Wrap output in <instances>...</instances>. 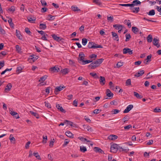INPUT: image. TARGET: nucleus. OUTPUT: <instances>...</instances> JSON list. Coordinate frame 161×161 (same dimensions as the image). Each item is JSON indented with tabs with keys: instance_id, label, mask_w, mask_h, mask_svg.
Returning a JSON list of instances; mask_svg holds the SVG:
<instances>
[{
	"instance_id": "nucleus-1",
	"label": "nucleus",
	"mask_w": 161,
	"mask_h": 161,
	"mask_svg": "<svg viewBox=\"0 0 161 161\" xmlns=\"http://www.w3.org/2000/svg\"><path fill=\"white\" fill-rule=\"evenodd\" d=\"M103 60V58H100L94 61L93 62H91V64L88 65V67L91 69H94L98 67L100 64L102 63Z\"/></svg>"
},
{
	"instance_id": "nucleus-2",
	"label": "nucleus",
	"mask_w": 161,
	"mask_h": 161,
	"mask_svg": "<svg viewBox=\"0 0 161 161\" xmlns=\"http://www.w3.org/2000/svg\"><path fill=\"white\" fill-rule=\"evenodd\" d=\"M88 47L89 48H103V47L101 45H98L93 42H89L88 45Z\"/></svg>"
},
{
	"instance_id": "nucleus-3",
	"label": "nucleus",
	"mask_w": 161,
	"mask_h": 161,
	"mask_svg": "<svg viewBox=\"0 0 161 161\" xmlns=\"http://www.w3.org/2000/svg\"><path fill=\"white\" fill-rule=\"evenodd\" d=\"M85 58V55L83 52H80L78 58V62L80 64H81Z\"/></svg>"
},
{
	"instance_id": "nucleus-4",
	"label": "nucleus",
	"mask_w": 161,
	"mask_h": 161,
	"mask_svg": "<svg viewBox=\"0 0 161 161\" xmlns=\"http://www.w3.org/2000/svg\"><path fill=\"white\" fill-rule=\"evenodd\" d=\"M118 149L117 144H113L111 146L110 151L113 153H116L117 152Z\"/></svg>"
},
{
	"instance_id": "nucleus-5",
	"label": "nucleus",
	"mask_w": 161,
	"mask_h": 161,
	"mask_svg": "<svg viewBox=\"0 0 161 161\" xmlns=\"http://www.w3.org/2000/svg\"><path fill=\"white\" fill-rule=\"evenodd\" d=\"M65 86H57L55 89L54 90V93L56 94H57L59 92L63 90L65 88Z\"/></svg>"
},
{
	"instance_id": "nucleus-6",
	"label": "nucleus",
	"mask_w": 161,
	"mask_h": 161,
	"mask_svg": "<svg viewBox=\"0 0 161 161\" xmlns=\"http://www.w3.org/2000/svg\"><path fill=\"white\" fill-rule=\"evenodd\" d=\"M123 53L124 54L128 53L129 55H131L133 53V51L130 48H125L123 50Z\"/></svg>"
},
{
	"instance_id": "nucleus-7",
	"label": "nucleus",
	"mask_w": 161,
	"mask_h": 161,
	"mask_svg": "<svg viewBox=\"0 0 161 161\" xmlns=\"http://www.w3.org/2000/svg\"><path fill=\"white\" fill-rule=\"evenodd\" d=\"M38 58L37 56H36L34 55H31L30 56L28 59V60L30 62H34Z\"/></svg>"
},
{
	"instance_id": "nucleus-8",
	"label": "nucleus",
	"mask_w": 161,
	"mask_h": 161,
	"mask_svg": "<svg viewBox=\"0 0 161 161\" xmlns=\"http://www.w3.org/2000/svg\"><path fill=\"white\" fill-rule=\"evenodd\" d=\"M9 111L11 115L13 116H14V117H15L16 119H19V118L18 114L16 112L14 111L13 110H11V109H9Z\"/></svg>"
},
{
	"instance_id": "nucleus-9",
	"label": "nucleus",
	"mask_w": 161,
	"mask_h": 161,
	"mask_svg": "<svg viewBox=\"0 0 161 161\" xmlns=\"http://www.w3.org/2000/svg\"><path fill=\"white\" fill-rule=\"evenodd\" d=\"M47 78V76L46 75H45L40 78V79L39 80V82H41L40 83V84L41 85H44L46 83H45V84H43V82Z\"/></svg>"
},
{
	"instance_id": "nucleus-10",
	"label": "nucleus",
	"mask_w": 161,
	"mask_h": 161,
	"mask_svg": "<svg viewBox=\"0 0 161 161\" xmlns=\"http://www.w3.org/2000/svg\"><path fill=\"white\" fill-rule=\"evenodd\" d=\"M159 40L156 38H154L153 41V45L158 48L160 47V44L158 42Z\"/></svg>"
},
{
	"instance_id": "nucleus-11",
	"label": "nucleus",
	"mask_w": 161,
	"mask_h": 161,
	"mask_svg": "<svg viewBox=\"0 0 161 161\" xmlns=\"http://www.w3.org/2000/svg\"><path fill=\"white\" fill-rule=\"evenodd\" d=\"M133 106L132 104L129 105L124 111L123 113H128L133 108Z\"/></svg>"
},
{
	"instance_id": "nucleus-12",
	"label": "nucleus",
	"mask_w": 161,
	"mask_h": 161,
	"mask_svg": "<svg viewBox=\"0 0 161 161\" xmlns=\"http://www.w3.org/2000/svg\"><path fill=\"white\" fill-rule=\"evenodd\" d=\"M106 94L107 96L108 97L109 99L112 98L114 95V94L111 92L110 90L108 89L106 90Z\"/></svg>"
},
{
	"instance_id": "nucleus-13",
	"label": "nucleus",
	"mask_w": 161,
	"mask_h": 161,
	"mask_svg": "<svg viewBox=\"0 0 161 161\" xmlns=\"http://www.w3.org/2000/svg\"><path fill=\"white\" fill-rule=\"evenodd\" d=\"M59 68L56 66L52 67L50 68V70L53 73L58 72L59 71Z\"/></svg>"
},
{
	"instance_id": "nucleus-14",
	"label": "nucleus",
	"mask_w": 161,
	"mask_h": 161,
	"mask_svg": "<svg viewBox=\"0 0 161 161\" xmlns=\"http://www.w3.org/2000/svg\"><path fill=\"white\" fill-rule=\"evenodd\" d=\"M52 36L54 40L57 41V42H59L61 41L62 39L60 37L56 35L55 34L52 35Z\"/></svg>"
},
{
	"instance_id": "nucleus-15",
	"label": "nucleus",
	"mask_w": 161,
	"mask_h": 161,
	"mask_svg": "<svg viewBox=\"0 0 161 161\" xmlns=\"http://www.w3.org/2000/svg\"><path fill=\"white\" fill-rule=\"evenodd\" d=\"M99 78V81L100 84L102 86L104 85L106 82L104 77L101 76Z\"/></svg>"
},
{
	"instance_id": "nucleus-16",
	"label": "nucleus",
	"mask_w": 161,
	"mask_h": 161,
	"mask_svg": "<svg viewBox=\"0 0 161 161\" xmlns=\"http://www.w3.org/2000/svg\"><path fill=\"white\" fill-rule=\"evenodd\" d=\"M152 55L150 54L147 56V58L144 61V63L146 64H148V63L151 61Z\"/></svg>"
},
{
	"instance_id": "nucleus-17",
	"label": "nucleus",
	"mask_w": 161,
	"mask_h": 161,
	"mask_svg": "<svg viewBox=\"0 0 161 161\" xmlns=\"http://www.w3.org/2000/svg\"><path fill=\"white\" fill-rule=\"evenodd\" d=\"M12 87V85L11 83L8 84L4 90L5 92H8L10 90Z\"/></svg>"
},
{
	"instance_id": "nucleus-18",
	"label": "nucleus",
	"mask_w": 161,
	"mask_h": 161,
	"mask_svg": "<svg viewBox=\"0 0 161 161\" xmlns=\"http://www.w3.org/2000/svg\"><path fill=\"white\" fill-rule=\"evenodd\" d=\"M28 19L30 22L31 23H34L35 22V21L36 19V18L35 17L32 16H31L28 18Z\"/></svg>"
},
{
	"instance_id": "nucleus-19",
	"label": "nucleus",
	"mask_w": 161,
	"mask_h": 161,
	"mask_svg": "<svg viewBox=\"0 0 161 161\" xmlns=\"http://www.w3.org/2000/svg\"><path fill=\"white\" fill-rule=\"evenodd\" d=\"M56 107L59 110L62 112L65 113L66 112V111L64 110L63 107L61 106L59 104H56Z\"/></svg>"
},
{
	"instance_id": "nucleus-20",
	"label": "nucleus",
	"mask_w": 161,
	"mask_h": 161,
	"mask_svg": "<svg viewBox=\"0 0 161 161\" xmlns=\"http://www.w3.org/2000/svg\"><path fill=\"white\" fill-rule=\"evenodd\" d=\"M144 73V70H140L139 72L136 73L135 75V77H139L142 76Z\"/></svg>"
},
{
	"instance_id": "nucleus-21",
	"label": "nucleus",
	"mask_w": 161,
	"mask_h": 161,
	"mask_svg": "<svg viewBox=\"0 0 161 161\" xmlns=\"http://www.w3.org/2000/svg\"><path fill=\"white\" fill-rule=\"evenodd\" d=\"M114 27L115 28V29L117 30H122L123 26L119 24H116L113 25Z\"/></svg>"
},
{
	"instance_id": "nucleus-22",
	"label": "nucleus",
	"mask_w": 161,
	"mask_h": 161,
	"mask_svg": "<svg viewBox=\"0 0 161 161\" xmlns=\"http://www.w3.org/2000/svg\"><path fill=\"white\" fill-rule=\"evenodd\" d=\"M16 35L17 37L20 40H22V37L21 35L20 31L18 30H16Z\"/></svg>"
},
{
	"instance_id": "nucleus-23",
	"label": "nucleus",
	"mask_w": 161,
	"mask_h": 161,
	"mask_svg": "<svg viewBox=\"0 0 161 161\" xmlns=\"http://www.w3.org/2000/svg\"><path fill=\"white\" fill-rule=\"evenodd\" d=\"M111 33L113 37H115L114 40H116L117 41H119V36L114 31L112 32Z\"/></svg>"
},
{
	"instance_id": "nucleus-24",
	"label": "nucleus",
	"mask_w": 161,
	"mask_h": 161,
	"mask_svg": "<svg viewBox=\"0 0 161 161\" xmlns=\"http://www.w3.org/2000/svg\"><path fill=\"white\" fill-rule=\"evenodd\" d=\"M134 7H131L130 9L133 10V13H138L139 11V7H136L135 8H133Z\"/></svg>"
},
{
	"instance_id": "nucleus-25",
	"label": "nucleus",
	"mask_w": 161,
	"mask_h": 161,
	"mask_svg": "<svg viewBox=\"0 0 161 161\" xmlns=\"http://www.w3.org/2000/svg\"><path fill=\"white\" fill-rule=\"evenodd\" d=\"M93 150L96 152H98L100 153H102L103 151L99 147H95L94 148Z\"/></svg>"
},
{
	"instance_id": "nucleus-26",
	"label": "nucleus",
	"mask_w": 161,
	"mask_h": 161,
	"mask_svg": "<svg viewBox=\"0 0 161 161\" xmlns=\"http://www.w3.org/2000/svg\"><path fill=\"white\" fill-rule=\"evenodd\" d=\"M118 138V136L114 135H110L108 137V138L112 140H114Z\"/></svg>"
},
{
	"instance_id": "nucleus-27",
	"label": "nucleus",
	"mask_w": 161,
	"mask_h": 161,
	"mask_svg": "<svg viewBox=\"0 0 161 161\" xmlns=\"http://www.w3.org/2000/svg\"><path fill=\"white\" fill-rule=\"evenodd\" d=\"M124 24L127 25H128V26L129 28H130L131 27V22H130V20H127L126 19H125L124 21Z\"/></svg>"
},
{
	"instance_id": "nucleus-28",
	"label": "nucleus",
	"mask_w": 161,
	"mask_h": 161,
	"mask_svg": "<svg viewBox=\"0 0 161 161\" xmlns=\"http://www.w3.org/2000/svg\"><path fill=\"white\" fill-rule=\"evenodd\" d=\"M133 93L134 96L136 97L137 98L141 99L143 97L142 96L140 95L138 93L136 92H134Z\"/></svg>"
},
{
	"instance_id": "nucleus-29",
	"label": "nucleus",
	"mask_w": 161,
	"mask_h": 161,
	"mask_svg": "<svg viewBox=\"0 0 161 161\" xmlns=\"http://www.w3.org/2000/svg\"><path fill=\"white\" fill-rule=\"evenodd\" d=\"M132 31L133 32V33L136 34H137L139 31L138 29L136 27L134 26L132 27Z\"/></svg>"
},
{
	"instance_id": "nucleus-30",
	"label": "nucleus",
	"mask_w": 161,
	"mask_h": 161,
	"mask_svg": "<svg viewBox=\"0 0 161 161\" xmlns=\"http://www.w3.org/2000/svg\"><path fill=\"white\" fill-rule=\"evenodd\" d=\"M15 48L16 52L19 53H22L21 48L19 45H16L15 46Z\"/></svg>"
},
{
	"instance_id": "nucleus-31",
	"label": "nucleus",
	"mask_w": 161,
	"mask_h": 161,
	"mask_svg": "<svg viewBox=\"0 0 161 161\" xmlns=\"http://www.w3.org/2000/svg\"><path fill=\"white\" fill-rule=\"evenodd\" d=\"M66 135L68 137H73V135L70 131L67 130L65 132Z\"/></svg>"
},
{
	"instance_id": "nucleus-32",
	"label": "nucleus",
	"mask_w": 161,
	"mask_h": 161,
	"mask_svg": "<svg viewBox=\"0 0 161 161\" xmlns=\"http://www.w3.org/2000/svg\"><path fill=\"white\" fill-rule=\"evenodd\" d=\"M83 126L84 127V128L86 129L87 131H90L92 132V129L91 127L90 126H86V125H83Z\"/></svg>"
},
{
	"instance_id": "nucleus-33",
	"label": "nucleus",
	"mask_w": 161,
	"mask_h": 161,
	"mask_svg": "<svg viewBox=\"0 0 161 161\" xmlns=\"http://www.w3.org/2000/svg\"><path fill=\"white\" fill-rule=\"evenodd\" d=\"M30 113L33 115L37 119H38L39 117V115L36 112H34L32 111H30Z\"/></svg>"
},
{
	"instance_id": "nucleus-34",
	"label": "nucleus",
	"mask_w": 161,
	"mask_h": 161,
	"mask_svg": "<svg viewBox=\"0 0 161 161\" xmlns=\"http://www.w3.org/2000/svg\"><path fill=\"white\" fill-rule=\"evenodd\" d=\"M61 71L63 74L65 75L68 73L69 72V69L67 68H65L62 70Z\"/></svg>"
},
{
	"instance_id": "nucleus-35",
	"label": "nucleus",
	"mask_w": 161,
	"mask_h": 161,
	"mask_svg": "<svg viewBox=\"0 0 161 161\" xmlns=\"http://www.w3.org/2000/svg\"><path fill=\"white\" fill-rule=\"evenodd\" d=\"M40 28L41 29L44 30L46 27L47 26L45 24H40L39 25Z\"/></svg>"
},
{
	"instance_id": "nucleus-36",
	"label": "nucleus",
	"mask_w": 161,
	"mask_h": 161,
	"mask_svg": "<svg viewBox=\"0 0 161 161\" xmlns=\"http://www.w3.org/2000/svg\"><path fill=\"white\" fill-rule=\"evenodd\" d=\"M141 3V2L138 0H134L133 2V3H131V4H132L133 5V7H134V6L137 5L138 4H140Z\"/></svg>"
},
{
	"instance_id": "nucleus-37",
	"label": "nucleus",
	"mask_w": 161,
	"mask_h": 161,
	"mask_svg": "<svg viewBox=\"0 0 161 161\" xmlns=\"http://www.w3.org/2000/svg\"><path fill=\"white\" fill-rule=\"evenodd\" d=\"M42 138H43V140H42V142L43 144L46 143L47 142V136H43V137H42Z\"/></svg>"
},
{
	"instance_id": "nucleus-38",
	"label": "nucleus",
	"mask_w": 161,
	"mask_h": 161,
	"mask_svg": "<svg viewBox=\"0 0 161 161\" xmlns=\"http://www.w3.org/2000/svg\"><path fill=\"white\" fill-rule=\"evenodd\" d=\"M72 10L74 11H80V10L77 7L72 6L71 7Z\"/></svg>"
},
{
	"instance_id": "nucleus-39",
	"label": "nucleus",
	"mask_w": 161,
	"mask_h": 161,
	"mask_svg": "<svg viewBox=\"0 0 161 161\" xmlns=\"http://www.w3.org/2000/svg\"><path fill=\"white\" fill-rule=\"evenodd\" d=\"M147 13L149 15L153 16L155 14V11L154 10L152 9L150 10L148 13Z\"/></svg>"
},
{
	"instance_id": "nucleus-40",
	"label": "nucleus",
	"mask_w": 161,
	"mask_h": 161,
	"mask_svg": "<svg viewBox=\"0 0 161 161\" xmlns=\"http://www.w3.org/2000/svg\"><path fill=\"white\" fill-rule=\"evenodd\" d=\"M93 2L99 6L102 5V3L99 0H93Z\"/></svg>"
},
{
	"instance_id": "nucleus-41",
	"label": "nucleus",
	"mask_w": 161,
	"mask_h": 161,
	"mask_svg": "<svg viewBox=\"0 0 161 161\" xmlns=\"http://www.w3.org/2000/svg\"><path fill=\"white\" fill-rule=\"evenodd\" d=\"M92 62V60H84L83 61L82 63L81 64L82 65H85L86 64H88L89 63H91Z\"/></svg>"
},
{
	"instance_id": "nucleus-42",
	"label": "nucleus",
	"mask_w": 161,
	"mask_h": 161,
	"mask_svg": "<svg viewBox=\"0 0 161 161\" xmlns=\"http://www.w3.org/2000/svg\"><path fill=\"white\" fill-rule=\"evenodd\" d=\"M33 154L37 159L40 160H41V158L40 157V156L39 155L37 152H34Z\"/></svg>"
},
{
	"instance_id": "nucleus-43",
	"label": "nucleus",
	"mask_w": 161,
	"mask_h": 161,
	"mask_svg": "<svg viewBox=\"0 0 161 161\" xmlns=\"http://www.w3.org/2000/svg\"><path fill=\"white\" fill-rule=\"evenodd\" d=\"M126 40L125 41L127 42L129 41L131 38V36L130 34L127 33L125 35Z\"/></svg>"
},
{
	"instance_id": "nucleus-44",
	"label": "nucleus",
	"mask_w": 161,
	"mask_h": 161,
	"mask_svg": "<svg viewBox=\"0 0 161 161\" xmlns=\"http://www.w3.org/2000/svg\"><path fill=\"white\" fill-rule=\"evenodd\" d=\"M15 10V7L14 6H12L8 9V10L13 13Z\"/></svg>"
},
{
	"instance_id": "nucleus-45",
	"label": "nucleus",
	"mask_w": 161,
	"mask_h": 161,
	"mask_svg": "<svg viewBox=\"0 0 161 161\" xmlns=\"http://www.w3.org/2000/svg\"><path fill=\"white\" fill-rule=\"evenodd\" d=\"M153 39L152 36L151 35H149L147 37V41L149 42H152Z\"/></svg>"
},
{
	"instance_id": "nucleus-46",
	"label": "nucleus",
	"mask_w": 161,
	"mask_h": 161,
	"mask_svg": "<svg viewBox=\"0 0 161 161\" xmlns=\"http://www.w3.org/2000/svg\"><path fill=\"white\" fill-rule=\"evenodd\" d=\"M80 151L83 153H84L87 150L86 147L84 146H80Z\"/></svg>"
},
{
	"instance_id": "nucleus-47",
	"label": "nucleus",
	"mask_w": 161,
	"mask_h": 161,
	"mask_svg": "<svg viewBox=\"0 0 161 161\" xmlns=\"http://www.w3.org/2000/svg\"><path fill=\"white\" fill-rule=\"evenodd\" d=\"M47 18V19L48 20H53L54 19V16H52L50 14L48 15Z\"/></svg>"
},
{
	"instance_id": "nucleus-48",
	"label": "nucleus",
	"mask_w": 161,
	"mask_h": 161,
	"mask_svg": "<svg viewBox=\"0 0 161 161\" xmlns=\"http://www.w3.org/2000/svg\"><path fill=\"white\" fill-rule=\"evenodd\" d=\"M119 149L120 151H124L126 153H127L129 150V149L128 148L127 149H124L122 147H119Z\"/></svg>"
},
{
	"instance_id": "nucleus-49",
	"label": "nucleus",
	"mask_w": 161,
	"mask_h": 161,
	"mask_svg": "<svg viewBox=\"0 0 161 161\" xmlns=\"http://www.w3.org/2000/svg\"><path fill=\"white\" fill-rule=\"evenodd\" d=\"M120 5L122 6H125V7H133V5L132 4L128 3V4H120Z\"/></svg>"
},
{
	"instance_id": "nucleus-50",
	"label": "nucleus",
	"mask_w": 161,
	"mask_h": 161,
	"mask_svg": "<svg viewBox=\"0 0 161 161\" xmlns=\"http://www.w3.org/2000/svg\"><path fill=\"white\" fill-rule=\"evenodd\" d=\"M87 40L86 38H83L82 39V44L84 45L85 46L86 45L87 43Z\"/></svg>"
},
{
	"instance_id": "nucleus-51",
	"label": "nucleus",
	"mask_w": 161,
	"mask_h": 161,
	"mask_svg": "<svg viewBox=\"0 0 161 161\" xmlns=\"http://www.w3.org/2000/svg\"><path fill=\"white\" fill-rule=\"evenodd\" d=\"M90 58L92 60L95 59L97 57V55L95 54H92L90 56Z\"/></svg>"
},
{
	"instance_id": "nucleus-52",
	"label": "nucleus",
	"mask_w": 161,
	"mask_h": 161,
	"mask_svg": "<svg viewBox=\"0 0 161 161\" xmlns=\"http://www.w3.org/2000/svg\"><path fill=\"white\" fill-rule=\"evenodd\" d=\"M22 68L21 67H17L16 69V72L17 74H19L21 72Z\"/></svg>"
},
{
	"instance_id": "nucleus-53",
	"label": "nucleus",
	"mask_w": 161,
	"mask_h": 161,
	"mask_svg": "<svg viewBox=\"0 0 161 161\" xmlns=\"http://www.w3.org/2000/svg\"><path fill=\"white\" fill-rule=\"evenodd\" d=\"M64 123L65 124L67 123L70 126H72L73 122L69 121H68L67 120H64Z\"/></svg>"
},
{
	"instance_id": "nucleus-54",
	"label": "nucleus",
	"mask_w": 161,
	"mask_h": 161,
	"mask_svg": "<svg viewBox=\"0 0 161 161\" xmlns=\"http://www.w3.org/2000/svg\"><path fill=\"white\" fill-rule=\"evenodd\" d=\"M54 139H53V140H51V141H50V143H49V146L51 147H53L54 143Z\"/></svg>"
},
{
	"instance_id": "nucleus-55",
	"label": "nucleus",
	"mask_w": 161,
	"mask_h": 161,
	"mask_svg": "<svg viewBox=\"0 0 161 161\" xmlns=\"http://www.w3.org/2000/svg\"><path fill=\"white\" fill-rule=\"evenodd\" d=\"M131 80L130 79H127L125 82V84L126 86L131 85Z\"/></svg>"
},
{
	"instance_id": "nucleus-56",
	"label": "nucleus",
	"mask_w": 161,
	"mask_h": 161,
	"mask_svg": "<svg viewBox=\"0 0 161 161\" xmlns=\"http://www.w3.org/2000/svg\"><path fill=\"white\" fill-rule=\"evenodd\" d=\"M40 2L42 5L43 6H45L47 5V3L45 0H41Z\"/></svg>"
},
{
	"instance_id": "nucleus-57",
	"label": "nucleus",
	"mask_w": 161,
	"mask_h": 161,
	"mask_svg": "<svg viewBox=\"0 0 161 161\" xmlns=\"http://www.w3.org/2000/svg\"><path fill=\"white\" fill-rule=\"evenodd\" d=\"M90 75L92 76L95 77V78H98V76L97 75L96 73H90Z\"/></svg>"
},
{
	"instance_id": "nucleus-58",
	"label": "nucleus",
	"mask_w": 161,
	"mask_h": 161,
	"mask_svg": "<svg viewBox=\"0 0 161 161\" xmlns=\"http://www.w3.org/2000/svg\"><path fill=\"white\" fill-rule=\"evenodd\" d=\"M48 35L47 34L43 35L41 37V39L43 40L47 41V39L46 36H47Z\"/></svg>"
},
{
	"instance_id": "nucleus-59",
	"label": "nucleus",
	"mask_w": 161,
	"mask_h": 161,
	"mask_svg": "<svg viewBox=\"0 0 161 161\" xmlns=\"http://www.w3.org/2000/svg\"><path fill=\"white\" fill-rule=\"evenodd\" d=\"M120 112V111L118 109H113L112 112L113 113H112V114H116Z\"/></svg>"
},
{
	"instance_id": "nucleus-60",
	"label": "nucleus",
	"mask_w": 161,
	"mask_h": 161,
	"mask_svg": "<svg viewBox=\"0 0 161 161\" xmlns=\"http://www.w3.org/2000/svg\"><path fill=\"white\" fill-rule=\"evenodd\" d=\"M129 119V116L126 115L124 117L123 119V120L124 122H125L126 121H128Z\"/></svg>"
},
{
	"instance_id": "nucleus-61",
	"label": "nucleus",
	"mask_w": 161,
	"mask_h": 161,
	"mask_svg": "<svg viewBox=\"0 0 161 161\" xmlns=\"http://www.w3.org/2000/svg\"><path fill=\"white\" fill-rule=\"evenodd\" d=\"M132 127V126L130 125H129L127 126L124 127V129L125 130H127Z\"/></svg>"
},
{
	"instance_id": "nucleus-62",
	"label": "nucleus",
	"mask_w": 161,
	"mask_h": 161,
	"mask_svg": "<svg viewBox=\"0 0 161 161\" xmlns=\"http://www.w3.org/2000/svg\"><path fill=\"white\" fill-rule=\"evenodd\" d=\"M4 65V62L3 61H0V69Z\"/></svg>"
},
{
	"instance_id": "nucleus-63",
	"label": "nucleus",
	"mask_w": 161,
	"mask_h": 161,
	"mask_svg": "<svg viewBox=\"0 0 161 161\" xmlns=\"http://www.w3.org/2000/svg\"><path fill=\"white\" fill-rule=\"evenodd\" d=\"M156 1L153 0H150L149 1V3L151 5H155L156 3Z\"/></svg>"
},
{
	"instance_id": "nucleus-64",
	"label": "nucleus",
	"mask_w": 161,
	"mask_h": 161,
	"mask_svg": "<svg viewBox=\"0 0 161 161\" xmlns=\"http://www.w3.org/2000/svg\"><path fill=\"white\" fill-rule=\"evenodd\" d=\"M25 31L26 33L28 34L29 35H30L31 32L30 30H29V28H26L25 29Z\"/></svg>"
}]
</instances>
